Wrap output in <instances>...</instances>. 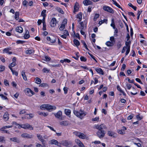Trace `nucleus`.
<instances>
[{
    "mask_svg": "<svg viewBox=\"0 0 147 147\" xmlns=\"http://www.w3.org/2000/svg\"><path fill=\"white\" fill-rule=\"evenodd\" d=\"M21 136L22 137L24 138L30 139L32 138L33 137V135L27 133H24L22 134L21 135Z\"/></svg>",
    "mask_w": 147,
    "mask_h": 147,
    "instance_id": "nucleus-10",
    "label": "nucleus"
},
{
    "mask_svg": "<svg viewBox=\"0 0 147 147\" xmlns=\"http://www.w3.org/2000/svg\"><path fill=\"white\" fill-rule=\"evenodd\" d=\"M25 91L26 94L28 96H32L34 94V92L29 88H26Z\"/></svg>",
    "mask_w": 147,
    "mask_h": 147,
    "instance_id": "nucleus-7",
    "label": "nucleus"
},
{
    "mask_svg": "<svg viewBox=\"0 0 147 147\" xmlns=\"http://www.w3.org/2000/svg\"><path fill=\"white\" fill-rule=\"evenodd\" d=\"M27 3L28 1H27L24 0L22 3V4L24 6L26 7V4Z\"/></svg>",
    "mask_w": 147,
    "mask_h": 147,
    "instance_id": "nucleus-60",
    "label": "nucleus"
},
{
    "mask_svg": "<svg viewBox=\"0 0 147 147\" xmlns=\"http://www.w3.org/2000/svg\"><path fill=\"white\" fill-rule=\"evenodd\" d=\"M45 59L44 60L46 61H49L51 60V58L48 56H45Z\"/></svg>",
    "mask_w": 147,
    "mask_h": 147,
    "instance_id": "nucleus-45",
    "label": "nucleus"
},
{
    "mask_svg": "<svg viewBox=\"0 0 147 147\" xmlns=\"http://www.w3.org/2000/svg\"><path fill=\"white\" fill-rule=\"evenodd\" d=\"M65 25L64 24H62L61 26L59 28V30H63L65 28Z\"/></svg>",
    "mask_w": 147,
    "mask_h": 147,
    "instance_id": "nucleus-41",
    "label": "nucleus"
},
{
    "mask_svg": "<svg viewBox=\"0 0 147 147\" xmlns=\"http://www.w3.org/2000/svg\"><path fill=\"white\" fill-rule=\"evenodd\" d=\"M30 37V35L29 34H26L24 36V37L25 39H27Z\"/></svg>",
    "mask_w": 147,
    "mask_h": 147,
    "instance_id": "nucleus-54",
    "label": "nucleus"
},
{
    "mask_svg": "<svg viewBox=\"0 0 147 147\" xmlns=\"http://www.w3.org/2000/svg\"><path fill=\"white\" fill-rule=\"evenodd\" d=\"M16 62H12V63H11L10 65H9V66H11V67H14V66H16Z\"/></svg>",
    "mask_w": 147,
    "mask_h": 147,
    "instance_id": "nucleus-55",
    "label": "nucleus"
},
{
    "mask_svg": "<svg viewBox=\"0 0 147 147\" xmlns=\"http://www.w3.org/2000/svg\"><path fill=\"white\" fill-rule=\"evenodd\" d=\"M99 117H96L94 118H93L92 119V121H98V120H99Z\"/></svg>",
    "mask_w": 147,
    "mask_h": 147,
    "instance_id": "nucleus-53",
    "label": "nucleus"
},
{
    "mask_svg": "<svg viewBox=\"0 0 147 147\" xmlns=\"http://www.w3.org/2000/svg\"><path fill=\"white\" fill-rule=\"evenodd\" d=\"M16 31L18 32L22 33L23 32V29L21 26H18L16 27Z\"/></svg>",
    "mask_w": 147,
    "mask_h": 147,
    "instance_id": "nucleus-18",
    "label": "nucleus"
},
{
    "mask_svg": "<svg viewBox=\"0 0 147 147\" xmlns=\"http://www.w3.org/2000/svg\"><path fill=\"white\" fill-rule=\"evenodd\" d=\"M46 10H43L41 12V15L42 16H46Z\"/></svg>",
    "mask_w": 147,
    "mask_h": 147,
    "instance_id": "nucleus-42",
    "label": "nucleus"
},
{
    "mask_svg": "<svg viewBox=\"0 0 147 147\" xmlns=\"http://www.w3.org/2000/svg\"><path fill=\"white\" fill-rule=\"evenodd\" d=\"M73 42L74 44L76 46H78L80 45V42L79 41L76 39H74Z\"/></svg>",
    "mask_w": 147,
    "mask_h": 147,
    "instance_id": "nucleus-31",
    "label": "nucleus"
},
{
    "mask_svg": "<svg viewBox=\"0 0 147 147\" xmlns=\"http://www.w3.org/2000/svg\"><path fill=\"white\" fill-rule=\"evenodd\" d=\"M11 49L10 47L6 48L5 49L3 50V51L4 52H5L6 53H8L9 52V51L11 50Z\"/></svg>",
    "mask_w": 147,
    "mask_h": 147,
    "instance_id": "nucleus-35",
    "label": "nucleus"
},
{
    "mask_svg": "<svg viewBox=\"0 0 147 147\" xmlns=\"http://www.w3.org/2000/svg\"><path fill=\"white\" fill-rule=\"evenodd\" d=\"M37 136L38 138V139L41 142H42V144H43V142H44V140L43 139L42 136L41 135L39 134H37Z\"/></svg>",
    "mask_w": 147,
    "mask_h": 147,
    "instance_id": "nucleus-26",
    "label": "nucleus"
},
{
    "mask_svg": "<svg viewBox=\"0 0 147 147\" xmlns=\"http://www.w3.org/2000/svg\"><path fill=\"white\" fill-rule=\"evenodd\" d=\"M24 41H22L21 40H18L16 41V43L18 44H22L24 42Z\"/></svg>",
    "mask_w": 147,
    "mask_h": 147,
    "instance_id": "nucleus-57",
    "label": "nucleus"
},
{
    "mask_svg": "<svg viewBox=\"0 0 147 147\" xmlns=\"http://www.w3.org/2000/svg\"><path fill=\"white\" fill-rule=\"evenodd\" d=\"M108 135L109 136L114 137L115 134L112 131H109L108 132Z\"/></svg>",
    "mask_w": 147,
    "mask_h": 147,
    "instance_id": "nucleus-37",
    "label": "nucleus"
},
{
    "mask_svg": "<svg viewBox=\"0 0 147 147\" xmlns=\"http://www.w3.org/2000/svg\"><path fill=\"white\" fill-rule=\"evenodd\" d=\"M80 59L82 61L85 62L86 61V59L84 57H80Z\"/></svg>",
    "mask_w": 147,
    "mask_h": 147,
    "instance_id": "nucleus-47",
    "label": "nucleus"
},
{
    "mask_svg": "<svg viewBox=\"0 0 147 147\" xmlns=\"http://www.w3.org/2000/svg\"><path fill=\"white\" fill-rule=\"evenodd\" d=\"M40 109L42 110H45L48 111H51L52 110H55L56 109V107L55 106H53L49 104H43L40 106Z\"/></svg>",
    "mask_w": 147,
    "mask_h": 147,
    "instance_id": "nucleus-2",
    "label": "nucleus"
},
{
    "mask_svg": "<svg viewBox=\"0 0 147 147\" xmlns=\"http://www.w3.org/2000/svg\"><path fill=\"white\" fill-rule=\"evenodd\" d=\"M82 44L84 45L85 48L86 49L88 50V48H87V46L86 45V44L85 43V42L84 41H82Z\"/></svg>",
    "mask_w": 147,
    "mask_h": 147,
    "instance_id": "nucleus-50",
    "label": "nucleus"
},
{
    "mask_svg": "<svg viewBox=\"0 0 147 147\" xmlns=\"http://www.w3.org/2000/svg\"><path fill=\"white\" fill-rule=\"evenodd\" d=\"M57 24V20L55 18H53L51 21L50 25L52 27H55Z\"/></svg>",
    "mask_w": 147,
    "mask_h": 147,
    "instance_id": "nucleus-11",
    "label": "nucleus"
},
{
    "mask_svg": "<svg viewBox=\"0 0 147 147\" xmlns=\"http://www.w3.org/2000/svg\"><path fill=\"white\" fill-rule=\"evenodd\" d=\"M74 134L76 136H77L79 137L80 138L82 139H85L86 137V136L85 135L79 132L75 131L74 132Z\"/></svg>",
    "mask_w": 147,
    "mask_h": 147,
    "instance_id": "nucleus-6",
    "label": "nucleus"
},
{
    "mask_svg": "<svg viewBox=\"0 0 147 147\" xmlns=\"http://www.w3.org/2000/svg\"><path fill=\"white\" fill-rule=\"evenodd\" d=\"M74 113L75 115L81 119L86 115L85 113L81 110L79 111L74 110Z\"/></svg>",
    "mask_w": 147,
    "mask_h": 147,
    "instance_id": "nucleus-3",
    "label": "nucleus"
},
{
    "mask_svg": "<svg viewBox=\"0 0 147 147\" xmlns=\"http://www.w3.org/2000/svg\"><path fill=\"white\" fill-rule=\"evenodd\" d=\"M5 128L3 127L1 128H0V131H4V132L6 133L9 134V133H8L7 131V130H5Z\"/></svg>",
    "mask_w": 147,
    "mask_h": 147,
    "instance_id": "nucleus-39",
    "label": "nucleus"
},
{
    "mask_svg": "<svg viewBox=\"0 0 147 147\" xmlns=\"http://www.w3.org/2000/svg\"><path fill=\"white\" fill-rule=\"evenodd\" d=\"M9 114L7 113H5L3 116V118L5 121H7L9 119Z\"/></svg>",
    "mask_w": 147,
    "mask_h": 147,
    "instance_id": "nucleus-21",
    "label": "nucleus"
},
{
    "mask_svg": "<svg viewBox=\"0 0 147 147\" xmlns=\"http://www.w3.org/2000/svg\"><path fill=\"white\" fill-rule=\"evenodd\" d=\"M57 10L59 12L61 13L62 14H63L64 13V12L63 11L62 9L59 7H57L56 8Z\"/></svg>",
    "mask_w": 147,
    "mask_h": 147,
    "instance_id": "nucleus-38",
    "label": "nucleus"
},
{
    "mask_svg": "<svg viewBox=\"0 0 147 147\" xmlns=\"http://www.w3.org/2000/svg\"><path fill=\"white\" fill-rule=\"evenodd\" d=\"M42 71L45 73H48L50 71V70L46 68H44L42 70Z\"/></svg>",
    "mask_w": 147,
    "mask_h": 147,
    "instance_id": "nucleus-34",
    "label": "nucleus"
},
{
    "mask_svg": "<svg viewBox=\"0 0 147 147\" xmlns=\"http://www.w3.org/2000/svg\"><path fill=\"white\" fill-rule=\"evenodd\" d=\"M37 113L40 115H42L44 117L48 115V113H43L40 112L38 111L37 112Z\"/></svg>",
    "mask_w": 147,
    "mask_h": 147,
    "instance_id": "nucleus-29",
    "label": "nucleus"
},
{
    "mask_svg": "<svg viewBox=\"0 0 147 147\" xmlns=\"http://www.w3.org/2000/svg\"><path fill=\"white\" fill-rule=\"evenodd\" d=\"M22 128L25 129H30V130H33V127L28 123L22 124Z\"/></svg>",
    "mask_w": 147,
    "mask_h": 147,
    "instance_id": "nucleus-9",
    "label": "nucleus"
},
{
    "mask_svg": "<svg viewBox=\"0 0 147 147\" xmlns=\"http://www.w3.org/2000/svg\"><path fill=\"white\" fill-rule=\"evenodd\" d=\"M0 96H1L2 98L3 99H7V97L6 96H4L3 94H0Z\"/></svg>",
    "mask_w": 147,
    "mask_h": 147,
    "instance_id": "nucleus-63",
    "label": "nucleus"
},
{
    "mask_svg": "<svg viewBox=\"0 0 147 147\" xmlns=\"http://www.w3.org/2000/svg\"><path fill=\"white\" fill-rule=\"evenodd\" d=\"M19 12H16L15 13V19L16 20H18L19 19Z\"/></svg>",
    "mask_w": 147,
    "mask_h": 147,
    "instance_id": "nucleus-36",
    "label": "nucleus"
},
{
    "mask_svg": "<svg viewBox=\"0 0 147 147\" xmlns=\"http://www.w3.org/2000/svg\"><path fill=\"white\" fill-rule=\"evenodd\" d=\"M115 29V31L114 32V36H118L117 33H118V31L117 29V28L114 29Z\"/></svg>",
    "mask_w": 147,
    "mask_h": 147,
    "instance_id": "nucleus-43",
    "label": "nucleus"
},
{
    "mask_svg": "<svg viewBox=\"0 0 147 147\" xmlns=\"http://www.w3.org/2000/svg\"><path fill=\"white\" fill-rule=\"evenodd\" d=\"M103 9L108 12L113 13L114 12L113 9L111 7L107 5H104L103 7Z\"/></svg>",
    "mask_w": 147,
    "mask_h": 147,
    "instance_id": "nucleus-8",
    "label": "nucleus"
},
{
    "mask_svg": "<svg viewBox=\"0 0 147 147\" xmlns=\"http://www.w3.org/2000/svg\"><path fill=\"white\" fill-rule=\"evenodd\" d=\"M142 11H138V12L137 13V19L138 20L140 18V15L141 13L142 12Z\"/></svg>",
    "mask_w": 147,
    "mask_h": 147,
    "instance_id": "nucleus-46",
    "label": "nucleus"
},
{
    "mask_svg": "<svg viewBox=\"0 0 147 147\" xmlns=\"http://www.w3.org/2000/svg\"><path fill=\"white\" fill-rule=\"evenodd\" d=\"M71 143L70 142L65 140L61 141L60 143V145H62L66 146H68Z\"/></svg>",
    "mask_w": 147,
    "mask_h": 147,
    "instance_id": "nucleus-13",
    "label": "nucleus"
},
{
    "mask_svg": "<svg viewBox=\"0 0 147 147\" xmlns=\"http://www.w3.org/2000/svg\"><path fill=\"white\" fill-rule=\"evenodd\" d=\"M46 39L47 40V43L49 44L51 43H53L56 41V38L53 36H47Z\"/></svg>",
    "mask_w": 147,
    "mask_h": 147,
    "instance_id": "nucleus-4",
    "label": "nucleus"
},
{
    "mask_svg": "<svg viewBox=\"0 0 147 147\" xmlns=\"http://www.w3.org/2000/svg\"><path fill=\"white\" fill-rule=\"evenodd\" d=\"M126 86L127 87L128 90H129L131 87V85L130 84H128L127 83L126 84Z\"/></svg>",
    "mask_w": 147,
    "mask_h": 147,
    "instance_id": "nucleus-58",
    "label": "nucleus"
},
{
    "mask_svg": "<svg viewBox=\"0 0 147 147\" xmlns=\"http://www.w3.org/2000/svg\"><path fill=\"white\" fill-rule=\"evenodd\" d=\"M125 80H128V82L129 83H134V80H130V79L128 78H126L125 79Z\"/></svg>",
    "mask_w": 147,
    "mask_h": 147,
    "instance_id": "nucleus-59",
    "label": "nucleus"
},
{
    "mask_svg": "<svg viewBox=\"0 0 147 147\" xmlns=\"http://www.w3.org/2000/svg\"><path fill=\"white\" fill-rule=\"evenodd\" d=\"M42 23L43 26L42 29L43 31H44L46 30V25L45 24V22H42Z\"/></svg>",
    "mask_w": 147,
    "mask_h": 147,
    "instance_id": "nucleus-44",
    "label": "nucleus"
},
{
    "mask_svg": "<svg viewBox=\"0 0 147 147\" xmlns=\"http://www.w3.org/2000/svg\"><path fill=\"white\" fill-rule=\"evenodd\" d=\"M49 144H55L59 146H61V145H60V143L57 140L54 139L49 141Z\"/></svg>",
    "mask_w": 147,
    "mask_h": 147,
    "instance_id": "nucleus-12",
    "label": "nucleus"
},
{
    "mask_svg": "<svg viewBox=\"0 0 147 147\" xmlns=\"http://www.w3.org/2000/svg\"><path fill=\"white\" fill-rule=\"evenodd\" d=\"M106 44L108 46L112 47L114 45V43L112 42L108 41L106 42Z\"/></svg>",
    "mask_w": 147,
    "mask_h": 147,
    "instance_id": "nucleus-28",
    "label": "nucleus"
},
{
    "mask_svg": "<svg viewBox=\"0 0 147 147\" xmlns=\"http://www.w3.org/2000/svg\"><path fill=\"white\" fill-rule=\"evenodd\" d=\"M118 133L121 134H124V131H122L121 130H118Z\"/></svg>",
    "mask_w": 147,
    "mask_h": 147,
    "instance_id": "nucleus-61",
    "label": "nucleus"
},
{
    "mask_svg": "<svg viewBox=\"0 0 147 147\" xmlns=\"http://www.w3.org/2000/svg\"><path fill=\"white\" fill-rule=\"evenodd\" d=\"M35 82L38 84H40L41 82V79L38 78H36L35 79Z\"/></svg>",
    "mask_w": 147,
    "mask_h": 147,
    "instance_id": "nucleus-27",
    "label": "nucleus"
},
{
    "mask_svg": "<svg viewBox=\"0 0 147 147\" xmlns=\"http://www.w3.org/2000/svg\"><path fill=\"white\" fill-rule=\"evenodd\" d=\"M21 75L23 79L25 81H27V78L26 75L25 74V72L24 71H22L21 72Z\"/></svg>",
    "mask_w": 147,
    "mask_h": 147,
    "instance_id": "nucleus-22",
    "label": "nucleus"
},
{
    "mask_svg": "<svg viewBox=\"0 0 147 147\" xmlns=\"http://www.w3.org/2000/svg\"><path fill=\"white\" fill-rule=\"evenodd\" d=\"M34 51L32 49L27 50L25 52L26 54L29 55L31 54L32 53H34Z\"/></svg>",
    "mask_w": 147,
    "mask_h": 147,
    "instance_id": "nucleus-25",
    "label": "nucleus"
},
{
    "mask_svg": "<svg viewBox=\"0 0 147 147\" xmlns=\"http://www.w3.org/2000/svg\"><path fill=\"white\" fill-rule=\"evenodd\" d=\"M130 43L131 42L130 41H129L128 42H126L125 44L126 47H125V49H127V48H130Z\"/></svg>",
    "mask_w": 147,
    "mask_h": 147,
    "instance_id": "nucleus-33",
    "label": "nucleus"
},
{
    "mask_svg": "<svg viewBox=\"0 0 147 147\" xmlns=\"http://www.w3.org/2000/svg\"><path fill=\"white\" fill-rule=\"evenodd\" d=\"M63 90L64 91V93L65 94H67V89L66 87H64L63 88Z\"/></svg>",
    "mask_w": 147,
    "mask_h": 147,
    "instance_id": "nucleus-62",
    "label": "nucleus"
},
{
    "mask_svg": "<svg viewBox=\"0 0 147 147\" xmlns=\"http://www.w3.org/2000/svg\"><path fill=\"white\" fill-rule=\"evenodd\" d=\"M65 114L67 115H69L71 113V111L70 110L65 109Z\"/></svg>",
    "mask_w": 147,
    "mask_h": 147,
    "instance_id": "nucleus-32",
    "label": "nucleus"
},
{
    "mask_svg": "<svg viewBox=\"0 0 147 147\" xmlns=\"http://www.w3.org/2000/svg\"><path fill=\"white\" fill-rule=\"evenodd\" d=\"M34 116V115L32 114H27L25 115V118L27 119H30L32 118Z\"/></svg>",
    "mask_w": 147,
    "mask_h": 147,
    "instance_id": "nucleus-17",
    "label": "nucleus"
},
{
    "mask_svg": "<svg viewBox=\"0 0 147 147\" xmlns=\"http://www.w3.org/2000/svg\"><path fill=\"white\" fill-rule=\"evenodd\" d=\"M4 83L5 85L6 86H8L9 85V83L8 81L6 80H4Z\"/></svg>",
    "mask_w": 147,
    "mask_h": 147,
    "instance_id": "nucleus-56",
    "label": "nucleus"
},
{
    "mask_svg": "<svg viewBox=\"0 0 147 147\" xmlns=\"http://www.w3.org/2000/svg\"><path fill=\"white\" fill-rule=\"evenodd\" d=\"M26 111L25 110L23 109L21 110L19 112L20 114H24L26 113Z\"/></svg>",
    "mask_w": 147,
    "mask_h": 147,
    "instance_id": "nucleus-52",
    "label": "nucleus"
},
{
    "mask_svg": "<svg viewBox=\"0 0 147 147\" xmlns=\"http://www.w3.org/2000/svg\"><path fill=\"white\" fill-rule=\"evenodd\" d=\"M94 128L98 129V131L96 133L97 136L100 138L104 137L105 134V132L103 130L106 129L107 127L104 124L95 125Z\"/></svg>",
    "mask_w": 147,
    "mask_h": 147,
    "instance_id": "nucleus-1",
    "label": "nucleus"
},
{
    "mask_svg": "<svg viewBox=\"0 0 147 147\" xmlns=\"http://www.w3.org/2000/svg\"><path fill=\"white\" fill-rule=\"evenodd\" d=\"M9 140L10 141L14 142H16L17 143H19V139L16 137H13L10 138Z\"/></svg>",
    "mask_w": 147,
    "mask_h": 147,
    "instance_id": "nucleus-19",
    "label": "nucleus"
},
{
    "mask_svg": "<svg viewBox=\"0 0 147 147\" xmlns=\"http://www.w3.org/2000/svg\"><path fill=\"white\" fill-rule=\"evenodd\" d=\"M59 124L62 125H67L69 124V122L67 121H65L60 122Z\"/></svg>",
    "mask_w": 147,
    "mask_h": 147,
    "instance_id": "nucleus-23",
    "label": "nucleus"
},
{
    "mask_svg": "<svg viewBox=\"0 0 147 147\" xmlns=\"http://www.w3.org/2000/svg\"><path fill=\"white\" fill-rule=\"evenodd\" d=\"M87 22L86 20H84L83 22H80V24L78 25V27L80 29L82 30L84 28H86Z\"/></svg>",
    "mask_w": 147,
    "mask_h": 147,
    "instance_id": "nucleus-5",
    "label": "nucleus"
},
{
    "mask_svg": "<svg viewBox=\"0 0 147 147\" xmlns=\"http://www.w3.org/2000/svg\"><path fill=\"white\" fill-rule=\"evenodd\" d=\"M79 8V4L77 2H76L74 6V13H75V12H77L78 11Z\"/></svg>",
    "mask_w": 147,
    "mask_h": 147,
    "instance_id": "nucleus-15",
    "label": "nucleus"
},
{
    "mask_svg": "<svg viewBox=\"0 0 147 147\" xmlns=\"http://www.w3.org/2000/svg\"><path fill=\"white\" fill-rule=\"evenodd\" d=\"M110 40L111 42H113L114 44L115 42V40L114 37L111 36L110 37Z\"/></svg>",
    "mask_w": 147,
    "mask_h": 147,
    "instance_id": "nucleus-48",
    "label": "nucleus"
},
{
    "mask_svg": "<svg viewBox=\"0 0 147 147\" xmlns=\"http://www.w3.org/2000/svg\"><path fill=\"white\" fill-rule=\"evenodd\" d=\"M54 115L56 118L60 119L62 115V112L61 111H59L57 113H55Z\"/></svg>",
    "mask_w": 147,
    "mask_h": 147,
    "instance_id": "nucleus-14",
    "label": "nucleus"
},
{
    "mask_svg": "<svg viewBox=\"0 0 147 147\" xmlns=\"http://www.w3.org/2000/svg\"><path fill=\"white\" fill-rule=\"evenodd\" d=\"M99 15L98 14H95V16H94V21H96L97 19L99 18Z\"/></svg>",
    "mask_w": 147,
    "mask_h": 147,
    "instance_id": "nucleus-40",
    "label": "nucleus"
},
{
    "mask_svg": "<svg viewBox=\"0 0 147 147\" xmlns=\"http://www.w3.org/2000/svg\"><path fill=\"white\" fill-rule=\"evenodd\" d=\"M95 70L96 72H97L98 73L102 75L104 74V72L102 70V69L100 68H96L95 69Z\"/></svg>",
    "mask_w": 147,
    "mask_h": 147,
    "instance_id": "nucleus-24",
    "label": "nucleus"
},
{
    "mask_svg": "<svg viewBox=\"0 0 147 147\" xmlns=\"http://www.w3.org/2000/svg\"><path fill=\"white\" fill-rule=\"evenodd\" d=\"M82 14L81 12H80L77 15V18L79 19L78 22H80L82 20Z\"/></svg>",
    "mask_w": 147,
    "mask_h": 147,
    "instance_id": "nucleus-20",
    "label": "nucleus"
},
{
    "mask_svg": "<svg viewBox=\"0 0 147 147\" xmlns=\"http://www.w3.org/2000/svg\"><path fill=\"white\" fill-rule=\"evenodd\" d=\"M92 2L89 0H85L83 1V3L85 5H90L92 4Z\"/></svg>",
    "mask_w": 147,
    "mask_h": 147,
    "instance_id": "nucleus-16",
    "label": "nucleus"
},
{
    "mask_svg": "<svg viewBox=\"0 0 147 147\" xmlns=\"http://www.w3.org/2000/svg\"><path fill=\"white\" fill-rule=\"evenodd\" d=\"M47 86V84L46 83H42L40 84L39 86L45 87Z\"/></svg>",
    "mask_w": 147,
    "mask_h": 147,
    "instance_id": "nucleus-49",
    "label": "nucleus"
},
{
    "mask_svg": "<svg viewBox=\"0 0 147 147\" xmlns=\"http://www.w3.org/2000/svg\"><path fill=\"white\" fill-rule=\"evenodd\" d=\"M5 138L3 136H0V142L3 143H5Z\"/></svg>",
    "mask_w": 147,
    "mask_h": 147,
    "instance_id": "nucleus-30",
    "label": "nucleus"
},
{
    "mask_svg": "<svg viewBox=\"0 0 147 147\" xmlns=\"http://www.w3.org/2000/svg\"><path fill=\"white\" fill-rule=\"evenodd\" d=\"M5 67L3 66L0 65V71L1 72L4 70Z\"/></svg>",
    "mask_w": 147,
    "mask_h": 147,
    "instance_id": "nucleus-51",
    "label": "nucleus"
},
{
    "mask_svg": "<svg viewBox=\"0 0 147 147\" xmlns=\"http://www.w3.org/2000/svg\"><path fill=\"white\" fill-rule=\"evenodd\" d=\"M24 147H34L33 145L31 144L27 146L26 145H24Z\"/></svg>",
    "mask_w": 147,
    "mask_h": 147,
    "instance_id": "nucleus-64",
    "label": "nucleus"
}]
</instances>
